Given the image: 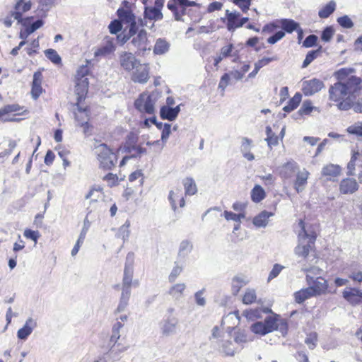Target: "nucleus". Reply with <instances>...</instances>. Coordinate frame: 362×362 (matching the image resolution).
Here are the masks:
<instances>
[{
  "label": "nucleus",
  "instance_id": "obj_1",
  "mask_svg": "<svg viewBox=\"0 0 362 362\" xmlns=\"http://www.w3.org/2000/svg\"><path fill=\"white\" fill-rule=\"evenodd\" d=\"M361 83V78L355 76H351L345 83H335L329 89V100L339 103L337 106L339 110H349L351 107V104L346 100L351 93L360 88Z\"/></svg>",
  "mask_w": 362,
  "mask_h": 362
},
{
  "label": "nucleus",
  "instance_id": "obj_2",
  "mask_svg": "<svg viewBox=\"0 0 362 362\" xmlns=\"http://www.w3.org/2000/svg\"><path fill=\"white\" fill-rule=\"evenodd\" d=\"M251 331L259 335H265L274 330L279 329L283 335L287 333L288 325L284 320L277 315L267 316L264 322H257L250 327Z\"/></svg>",
  "mask_w": 362,
  "mask_h": 362
},
{
  "label": "nucleus",
  "instance_id": "obj_3",
  "mask_svg": "<svg viewBox=\"0 0 362 362\" xmlns=\"http://www.w3.org/2000/svg\"><path fill=\"white\" fill-rule=\"evenodd\" d=\"M209 339L213 348L225 356H233L235 353L238 352L240 347H235L234 343L226 337L224 333L218 326H215L212 329Z\"/></svg>",
  "mask_w": 362,
  "mask_h": 362
},
{
  "label": "nucleus",
  "instance_id": "obj_4",
  "mask_svg": "<svg viewBox=\"0 0 362 362\" xmlns=\"http://www.w3.org/2000/svg\"><path fill=\"white\" fill-rule=\"evenodd\" d=\"M299 226L301 229L298 235V245L294 248V253L296 256L305 259L315 242L317 235L315 232L305 228L302 220L299 221Z\"/></svg>",
  "mask_w": 362,
  "mask_h": 362
},
{
  "label": "nucleus",
  "instance_id": "obj_5",
  "mask_svg": "<svg viewBox=\"0 0 362 362\" xmlns=\"http://www.w3.org/2000/svg\"><path fill=\"white\" fill-rule=\"evenodd\" d=\"M94 153L99 163V167L103 170H112L117 164V156L107 144L95 140Z\"/></svg>",
  "mask_w": 362,
  "mask_h": 362
},
{
  "label": "nucleus",
  "instance_id": "obj_6",
  "mask_svg": "<svg viewBox=\"0 0 362 362\" xmlns=\"http://www.w3.org/2000/svg\"><path fill=\"white\" fill-rule=\"evenodd\" d=\"M160 96L158 91L144 92L135 100L134 107L141 113L154 115L155 105Z\"/></svg>",
  "mask_w": 362,
  "mask_h": 362
},
{
  "label": "nucleus",
  "instance_id": "obj_7",
  "mask_svg": "<svg viewBox=\"0 0 362 362\" xmlns=\"http://www.w3.org/2000/svg\"><path fill=\"white\" fill-rule=\"evenodd\" d=\"M134 254L133 252H129L126 257L122 290H131L134 274Z\"/></svg>",
  "mask_w": 362,
  "mask_h": 362
},
{
  "label": "nucleus",
  "instance_id": "obj_8",
  "mask_svg": "<svg viewBox=\"0 0 362 362\" xmlns=\"http://www.w3.org/2000/svg\"><path fill=\"white\" fill-rule=\"evenodd\" d=\"M325 88L324 82L316 78L301 81V90L305 96H312Z\"/></svg>",
  "mask_w": 362,
  "mask_h": 362
},
{
  "label": "nucleus",
  "instance_id": "obj_9",
  "mask_svg": "<svg viewBox=\"0 0 362 362\" xmlns=\"http://www.w3.org/2000/svg\"><path fill=\"white\" fill-rule=\"evenodd\" d=\"M179 326V320L173 315L165 317L160 322V332L163 336L175 334Z\"/></svg>",
  "mask_w": 362,
  "mask_h": 362
},
{
  "label": "nucleus",
  "instance_id": "obj_10",
  "mask_svg": "<svg viewBox=\"0 0 362 362\" xmlns=\"http://www.w3.org/2000/svg\"><path fill=\"white\" fill-rule=\"evenodd\" d=\"M306 281L314 296L325 293L328 288L327 281L322 277L315 278L310 274H306Z\"/></svg>",
  "mask_w": 362,
  "mask_h": 362
},
{
  "label": "nucleus",
  "instance_id": "obj_11",
  "mask_svg": "<svg viewBox=\"0 0 362 362\" xmlns=\"http://www.w3.org/2000/svg\"><path fill=\"white\" fill-rule=\"evenodd\" d=\"M162 11L155 9L152 6H145L144 12V19L141 20V25L152 28L154 26V22L163 19Z\"/></svg>",
  "mask_w": 362,
  "mask_h": 362
},
{
  "label": "nucleus",
  "instance_id": "obj_12",
  "mask_svg": "<svg viewBox=\"0 0 362 362\" xmlns=\"http://www.w3.org/2000/svg\"><path fill=\"white\" fill-rule=\"evenodd\" d=\"M79 103H76L74 105L76 107L74 110L75 120L78 125L83 128V133L86 134L88 133L89 129V113L88 109L81 107Z\"/></svg>",
  "mask_w": 362,
  "mask_h": 362
},
{
  "label": "nucleus",
  "instance_id": "obj_13",
  "mask_svg": "<svg viewBox=\"0 0 362 362\" xmlns=\"http://www.w3.org/2000/svg\"><path fill=\"white\" fill-rule=\"evenodd\" d=\"M32 2L30 0H18L15 5L14 11H12V16L18 23H21L23 26H26L28 18L23 19V13L30 10Z\"/></svg>",
  "mask_w": 362,
  "mask_h": 362
},
{
  "label": "nucleus",
  "instance_id": "obj_14",
  "mask_svg": "<svg viewBox=\"0 0 362 362\" xmlns=\"http://www.w3.org/2000/svg\"><path fill=\"white\" fill-rule=\"evenodd\" d=\"M226 17L227 18V29L229 31H233L235 28L242 27L249 20L247 17L240 18L239 12H230L229 10L226 11Z\"/></svg>",
  "mask_w": 362,
  "mask_h": 362
},
{
  "label": "nucleus",
  "instance_id": "obj_15",
  "mask_svg": "<svg viewBox=\"0 0 362 362\" xmlns=\"http://www.w3.org/2000/svg\"><path fill=\"white\" fill-rule=\"evenodd\" d=\"M131 43L137 49L139 53L144 52L146 50H151V45L148 40L147 33L144 30H141L136 35H134Z\"/></svg>",
  "mask_w": 362,
  "mask_h": 362
},
{
  "label": "nucleus",
  "instance_id": "obj_16",
  "mask_svg": "<svg viewBox=\"0 0 362 362\" xmlns=\"http://www.w3.org/2000/svg\"><path fill=\"white\" fill-rule=\"evenodd\" d=\"M131 80L134 83L144 84L149 79V68L147 64L139 63L132 70Z\"/></svg>",
  "mask_w": 362,
  "mask_h": 362
},
{
  "label": "nucleus",
  "instance_id": "obj_17",
  "mask_svg": "<svg viewBox=\"0 0 362 362\" xmlns=\"http://www.w3.org/2000/svg\"><path fill=\"white\" fill-rule=\"evenodd\" d=\"M119 62L121 67L127 71H131L139 65L141 62L136 58L134 54L128 52H122L119 55Z\"/></svg>",
  "mask_w": 362,
  "mask_h": 362
},
{
  "label": "nucleus",
  "instance_id": "obj_18",
  "mask_svg": "<svg viewBox=\"0 0 362 362\" xmlns=\"http://www.w3.org/2000/svg\"><path fill=\"white\" fill-rule=\"evenodd\" d=\"M37 326V321L32 317L26 320L23 327L17 332V337L19 339L25 340L31 334L33 330Z\"/></svg>",
  "mask_w": 362,
  "mask_h": 362
},
{
  "label": "nucleus",
  "instance_id": "obj_19",
  "mask_svg": "<svg viewBox=\"0 0 362 362\" xmlns=\"http://www.w3.org/2000/svg\"><path fill=\"white\" fill-rule=\"evenodd\" d=\"M115 50V39H107L105 42L94 51L95 57H105Z\"/></svg>",
  "mask_w": 362,
  "mask_h": 362
},
{
  "label": "nucleus",
  "instance_id": "obj_20",
  "mask_svg": "<svg viewBox=\"0 0 362 362\" xmlns=\"http://www.w3.org/2000/svg\"><path fill=\"white\" fill-rule=\"evenodd\" d=\"M344 298L352 305H357L362 300V292L354 288H346L343 291Z\"/></svg>",
  "mask_w": 362,
  "mask_h": 362
},
{
  "label": "nucleus",
  "instance_id": "obj_21",
  "mask_svg": "<svg viewBox=\"0 0 362 362\" xmlns=\"http://www.w3.org/2000/svg\"><path fill=\"white\" fill-rule=\"evenodd\" d=\"M358 189V182L353 178L343 179L339 185L340 192L343 194H353Z\"/></svg>",
  "mask_w": 362,
  "mask_h": 362
},
{
  "label": "nucleus",
  "instance_id": "obj_22",
  "mask_svg": "<svg viewBox=\"0 0 362 362\" xmlns=\"http://www.w3.org/2000/svg\"><path fill=\"white\" fill-rule=\"evenodd\" d=\"M298 168V165L296 162L293 160L288 161L279 168V175L283 179H290Z\"/></svg>",
  "mask_w": 362,
  "mask_h": 362
},
{
  "label": "nucleus",
  "instance_id": "obj_23",
  "mask_svg": "<svg viewBox=\"0 0 362 362\" xmlns=\"http://www.w3.org/2000/svg\"><path fill=\"white\" fill-rule=\"evenodd\" d=\"M309 175V172L305 169L297 173L296 178L294 182V188L298 193H300L305 189L308 183Z\"/></svg>",
  "mask_w": 362,
  "mask_h": 362
},
{
  "label": "nucleus",
  "instance_id": "obj_24",
  "mask_svg": "<svg viewBox=\"0 0 362 362\" xmlns=\"http://www.w3.org/2000/svg\"><path fill=\"white\" fill-rule=\"evenodd\" d=\"M21 107L18 104L7 105L0 108V120L5 122L14 121L13 117H9V115L13 112H18Z\"/></svg>",
  "mask_w": 362,
  "mask_h": 362
},
{
  "label": "nucleus",
  "instance_id": "obj_25",
  "mask_svg": "<svg viewBox=\"0 0 362 362\" xmlns=\"http://www.w3.org/2000/svg\"><path fill=\"white\" fill-rule=\"evenodd\" d=\"M168 199L173 211L177 209L176 202L178 201L180 207H184L185 205V201L182 197V189L177 188L175 190H171L169 193Z\"/></svg>",
  "mask_w": 362,
  "mask_h": 362
},
{
  "label": "nucleus",
  "instance_id": "obj_26",
  "mask_svg": "<svg viewBox=\"0 0 362 362\" xmlns=\"http://www.w3.org/2000/svg\"><path fill=\"white\" fill-rule=\"evenodd\" d=\"M42 81V74L40 71H37L33 75V81L31 89V95L33 99L37 100L42 93L41 86Z\"/></svg>",
  "mask_w": 362,
  "mask_h": 362
},
{
  "label": "nucleus",
  "instance_id": "obj_27",
  "mask_svg": "<svg viewBox=\"0 0 362 362\" xmlns=\"http://www.w3.org/2000/svg\"><path fill=\"white\" fill-rule=\"evenodd\" d=\"M187 285L185 283H177L170 287L168 294L175 300H179L185 296Z\"/></svg>",
  "mask_w": 362,
  "mask_h": 362
},
{
  "label": "nucleus",
  "instance_id": "obj_28",
  "mask_svg": "<svg viewBox=\"0 0 362 362\" xmlns=\"http://www.w3.org/2000/svg\"><path fill=\"white\" fill-rule=\"evenodd\" d=\"M274 216V213L267 211H262L255 216L252 220V223L258 228H265L269 221V218Z\"/></svg>",
  "mask_w": 362,
  "mask_h": 362
},
{
  "label": "nucleus",
  "instance_id": "obj_29",
  "mask_svg": "<svg viewBox=\"0 0 362 362\" xmlns=\"http://www.w3.org/2000/svg\"><path fill=\"white\" fill-rule=\"evenodd\" d=\"M75 92L78 95L77 103H81L82 100L85 98L86 95L88 93V81L86 79L76 80Z\"/></svg>",
  "mask_w": 362,
  "mask_h": 362
},
{
  "label": "nucleus",
  "instance_id": "obj_30",
  "mask_svg": "<svg viewBox=\"0 0 362 362\" xmlns=\"http://www.w3.org/2000/svg\"><path fill=\"white\" fill-rule=\"evenodd\" d=\"M341 168L339 165L329 164L323 167L322 175L327 177L329 180L339 176L341 173Z\"/></svg>",
  "mask_w": 362,
  "mask_h": 362
},
{
  "label": "nucleus",
  "instance_id": "obj_31",
  "mask_svg": "<svg viewBox=\"0 0 362 362\" xmlns=\"http://www.w3.org/2000/svg\"><path fill=\"white\" fill-rule=\"evenodd\" d=\"M252 140L243 137L241 141L240 151L245 158L247 160H253L255 159L254 155L250 152Z\"/></svg>",
  "mask_w": 362,
  "mask_h": 362
},
{
  "label": "nucleus",
  "instance_id": "obj_32",
  "mask_svg": "<svg viewBox=\"0 0 362 362\" xmlns=\"http://www.w3.org/2000/svg\"><path fill=\"white\" fill-rule=\"evenodd\" d=\"M170 44L165 38H158L156 41L153 53L157 55H162L170 49Z\"/></svg>",
  "mask_w": 362,
  "mask_h": 362
},
{
  "label": "nucleus",
  "instance_id": "obj_33",
  "mask_svg": "<svg viewBox=\"0 0 362 362\" xmlns=\"http://www.w3.org/2000/svg\"><path fill=\"white\" fill-rule=\"evenodd\" d=\"M271 312V310L269 308H255V309H250V310H246L243 312V315L248 320H255L257 319H259L262 317V313H268Z\"/></svg>",
  "mask_w": 362,
  "mask_h": 362
},
{
  "label": "nucleus",
  "instance_id": "obj_34",
  "mask_svg": "<svg viewBox=\"0 0 362 362\" xmlns=\"http://www.w3.org/2000/svg\"><path fill=\"white\" fill-rule=\"evenodd\" d=\"M124 327V324L121 322L117 321L112 326V332L110 337V343L112 344V347H115L120 339V330Z\"/></svg>",
  "mask_w": 362,
  "mask_h": 362
},
{
  "label": "nucleus",
  "instance_id": "obj_35",
  "mask_svg": "<svg viewBox=\"0 0 362 362\" xmlns=\"http://www.w3.org/2000/svg\"><path fill=\"white\" fill-rule=\"evenodd\" d=\"M276 57H264L255 63V69L248 75L249 78H254L259 71V69L266 65L269 64L271 62L276 60Z\"/></svg>",
  "mask_w": 362,
  "mask_h": 362
},
{
  "label": "nucleus",
  "instance_id": "obj_36",
  "mask_svg": "<svg viewBox=\"0 0 362 362\" xmlns=\"http://www.w3.org/2000/svg\"><path fill=\"white\" fill-rule=\"evenodd\" d=\"M355 72V69L351 67L341 68L338 71H335L334 74V77L339 80V82H342L343 81H348L349 78H350L353 73Z\"/></svg>",
  "mask_w": 362,
  "mask_h": 362
},
{
  "label": "nucleus",
  "instance_id": "obj_37",
  "mask_svg": "<svg viewBox=\"0 0 362 362\" xmlns=\"http://www.w3.org/2000/svg\"><path fill=\"white\" fill-rule=\"evenodd\" d=\"M43 25L42 20H37L33 23L30 26H28L24 31H21L19 37L22 40H25L30 34L39 29Z\"/></svg>",
  "mask_w": 362,
  "mask_h": 362
},
{
  "label": "nucleus",
  "instance_id": "obj_38",
  "mask_svg": "<svg viewBox=\"0 0 362 362\" xmlns=\"http://www.w3.org/2000/svg\"><path fill=\"white\" fill-rule=\"evenodd\" d=\"M131 296V290H122V293L117 305L116 312H123L128 305L129 298Z\"/></svg>",
  "mask_w": 362,
  "mask_h": 362
},
{
  "label": "nucleus",
  "instance_id": "obj_39",
  "mask_svg": "<svg viewBox=\"0 0 362 362\" xmlns=\"http://www.w3.org/2000/svg\"><path fill=\"white\" fill-rule=\"evenodd\" d=\"M193 248L192 243L189 240H182L179 247L178 257L180 259H185L192 252Z\"/></svg>",
  "mask_w": 362,
  "mask_h": 362
},
{
  "label": "nucleus",
  "instance_id": "obj_40",
  "mask_svg": "<svg viewBox=\"0 0 362 362\" xmlns=\"http://www.w3.org/2000/svg\"><path fill=\"white\" fill-rule=\"evenodd\" d=\"M302 100V95L296 93L288 101V104L284 107V111L290 112L294 110L299 105Z\"/></svg>",
  "mask_w": 362,
  "mask_h": 362
},
{
  "label": "nucleus",
  "instance_id": "obj_41",
  "mask_svg": "<svg viewBox=\"0 0 362 362\" xmlns=\"http://www.w3.org/2000/svg\"><path fill=\"white\" fill-rule=\"evenodd\" d=\"M280 25L282 29L288 33H291L299 27V24L297 22L287 18L280 20Z\"/></svg>",
  "mask_w": 362,
  "mask_h": 362
},
{
  "label": "nucleus",
  "instance_id": "obj_42",
  "mask_svg": "<svg viewBox=\"0 0 362 362\" xmlns=\"http://www.w3.org/2000/svg\"><path fill=\"white\" fill-rule=\"evenodd\" d=\"M336 9V3L332 0L324 6L319 11L318 16L321 18H328Z\"/></svg>",
  "mask_w": 362,
  "mask_h": 362
},
{
  "label": "nucleus",
  "instance_id": "obj_43",
  "mask_svg": "<svg viewBox=\"0 0 362 362\" xmlns=\"http://www.w3.org/2000/svg\"><path fill=\"white\" fill-rule=\"evenodd\" d=\"M312 296H315L309 286L295 293V300L298 303H301Z\"/></svg>",
  "mask_w": 362,
  "mask_h": 362
},
{
  "label": "nucleus",
  "instance_id": "obj_44",
  "mask_svg": "<svg viewBox=\"0 0 362 362\" xmlns=\"http://www.w3.org/2000/svg\"><path fill=\"white\" fill-rule=\"evenodd\" d=\"M182 183L185 187V194L194 195L197 193V185L194 180L192 178L187 177L183 180Z\"/></svg>",
  "mask_w": 362,
  "mask_h": 362
},
{
  "label": "nucleus",
  "instance_id": "obj_45",
  "mask_svg": "<svg viewBox=\"0 0 362 362\" xmlns=\"http://www.w3.org/2000/svg\"><path fill=\"white\" fill-rule=\"evenodd\" d=\"M247 284V281L243 276H236L232 279V293L237 295L240 288Z\"/></svg>",
  "mask_w": 362,
  "mask_h": 362
},
{
  "label": "nucleus",
  "instance_id": "obj_46",
  "mask_svg": "<svg viewBox=\"0 0 362 362\" xmlns=\"http://www.w3.org/2000/svg\"><path fill=\"white\" fill-rule=\"evenodd\" d=\"M265 197V192L260 185H255L251 192V199L255 202L258 203L263 200Z\"/></svg>",
  "mask_w": 362,
  "mask_h": 362
},
{
  "label": "nucleus",
  "instance_id": "obj_47",
  "mask_svg": "<svg viewBox=\"0 0 362 362\" xmlns=\"http://www.w3.org/2000/svg\"><path fill=\"white\" fill-rule=\"evenodd\" d=\"M247 341V337L246 334L240 330H238L234 333V344L235 347H240L238 351L243 348V344Z\"/></svg>",
  "mask_w": 362,
  "mask_h": 362
},
{
  "label": "nucleus",
  "instance_id": "obj_48",
  "mask_svg": "<svg viewBox=\"0 0 362 362\" xmlns=\"http://www.w3.org/2000/svg\"><path fill=\"white\" fill-rule=\"evenodd\" d=\"M160 116L163 119L174 121L177 117L172 107L162 106L160 110Z\"/></svg>",
  "mask_w": 362,
  "mask_h": 362
},
{
  "label": "nucleus",
  "instance_id": "obj_49",
  "mask_svg": "<svg viewBox=\"0 0 362 362\" xmlns=\"http://www.w3.org/2000/svg\"><path fill=\"white\" fill-rule=\"evenodd\" d=\"M117 15L121 21L128 23H134V16L131 11L119 8L117 10Z\"/></svg>",
  "mask_w": 362,
  "mask_h": 362
},
{
  "label": "nucleus",
  "instance_id": "obj_50",
  "mask_svg": "<svg viewBox=\"0 0 362 362\" xmlns=\"http://www.w3.org/2000/svg\"><path fill=\"white\" fill-rule=\"evenodd\" d=\"M130 221L127 220L124 223L119 227L117 233V237L121 238L124 242L127 241L129 237Z\"/></svg>",
  "mask_w": 362,
  "mask_h": 362
},
{
  "label": "nucleus",
  "instance_id": "obj_51",
  "mask_svg": "<svg viewBox=\"0 0 362 362\" xmlns=\"http://www.w3.org/2000/svg\"><path fill=\"white\" fill-rule=\"evenodd\" d=\"M183 269L182 264H180L179 262H175L174 267L168 276L169 282H174L177 278L180 275Z\"/></svg>",
  "mask_w": 362,
  "mask_h": 362
},
{
  "label": "nucleus",
  "instance_id": "obj_52",
  "mask_svg": "<svg viewBox=\"0 0 362 362\" xmlns=\"http://www.w3.org/2000/svg\"><path fill=\"white\" fill-rule=\"evenodd\" d=\"M103 194L100 187H92L85 196L86 199H90V202H97Z\"/></svg>",
  "mask_w": 362,
  "mask_h": 362
},
{
  "label": "nucleus",
  "instance_id": "obj_53",
  "mask_svg": "<svg viewBox=\"0 0 362 362\" xmlns=\"http://www.w3.org/2000/svg\"><path fill=\"white\" fill-rule=\"evenodd\" d=\"M346 132L357 137H362V122H357L347 127Z\"/></svg>",
  "mask_w": 362,
  "mask_h": 362
},
{
  "label": "nucleus",
  "instance_id": "obj_54",
  "mask_svg": "<svg viewBox=\"0 0 362 362\" xmlns=\"http://www.w3.org/2000/svg\"><path fill=\"white\" fill-rule=\"evenodd\" d=\"M320 51L321 47L316 50L308 52L305 56V59L303 62L302 68H306L314 59H315L319 56Z\"/></svg>",
  "mask_w": 362,
  "mask_h": 362
},
{
  "label": "nucleus",
  "instance_id": "obj_55",
  "mask_svg": "<svg viewBox=\"0 0 362 362\" xmlns=\"http://www.w3.org/2000/svg\"><path fill=\"white\" fill-rule=\"evenodd\" d=\"M313 110H317V107L313 106L312 102L310 100H307L303 101L302 106L299 109L298 113L300 115H310Z\"/></svg>",
  "mask_w": 362,
  "mask_h": 362
},
{
  "label": "nucleus",
  "instance_id": "obj_56",
  "mask_svg": "<svg viewBox=\"0 0 362 362\" xmlns=\"http://www.w3.org/2000/svg\"><path fill=\"white\" fill-rule=\"evenodd\" d=\"M257 296L254 289L247 288L243 297V302L245 304H251L256 300Z\"/></svg>",
  "mask_w": 362,
  "mask_h": 362
},
{
  "label": "nucleus",
  "instance_id": "obj_57",
  "mask_svg": "<svg viewBox=\"0 0 362 362\" xmlns=\"http://www.w3.org/2000/svg\"><path fill=\"white\" fill-rule=\"evenodd\" d=\"M45 54L47 59L55 64H59L62 62L60 56L58 54L57 51L53 49H48L45 50Z\"/></svg>",
  "mask_w": 362,
  "mask_h": 362
},
{
  "label": "nucleus",
  "instance_id": "obj_58",
  "mask_svg": "<svg viewBox=\"0 0 362 362\" xmlns=\"http://www.w3.org/2000/svg\"><path fill=\"white\" fill-rule=\"evenodd\" d=\"M98 359L100 362H116L119 360V357L110 349L108 352L103 354Z\"/></svg>",
  "mask_w": 362,
  "mask_h": 362
},
{
  "label": "nucleus",
  "instance_id": "obj_59",
  "mask_svg": "<svg viewBox=\"0 0 362 362\" xmlns=\"http://www.w3.org/2000/svg\"><path fill=\"white\" fill-rule=\"evenodd\" d=\"M205 288H202L194 293V300L196 304L200 307H204L206 304V300L204 296Z\"/></svg>",
  "mask_w": 362,
  "mask_h": 362
},
{
  "label": "nucleus",
  "instance_id": "obj_60",
  "mask_svg": "<svg viewBox=\"0 0 362 362\" xmlns=\"http://www.w3.org/2000/svg\"><path fill=\"white\" fill-rule=\"evenodd\" d=\"M88 73L89 67L88 66V65H82L79 66L76 71V80L82 81V79H86L87 81H88V78L86 77Z\"/></svg>",
  "mask_w": 362,
  "mask_h": 362
},
{
  "label": "nucleus",
  "instance_id": "obj_61",
  "mask_svg": "<svg viewBox=\"0 0 362 362\" xmlns=\"http://www.w3.org/2000/svg\"><path fill=\"white\" fill-rule=\"evenodd\" d=\"M317 341V334L316 332H311L307 335L305 343L308 346L309 349H313Z\"/></svg>",
  "mask_w": 362,
  "mask_h": 362
},
{
  "label": "nucleus",
  "instance_id": "obj_62",
  "mask_svg": "<svg viewBox=\"0 0 362 362\" xmlns=\"http://www.w3.org/2000/svg\"><path fill=\"white\" fill-rule=\"evenodd\" d=\"M337 23L344 28H351L354 23L348 16H344L337 18Z\"/></svg>",
  "mask_w": 362,
  "mask_h": 362
},
{
  "label": "nucleus",
  "instance_id": "obj_63",
  "mask_svg": "<svg viewBox=\"0 0 362 362\" xmlns=\"http://www.w3.org/2000/svg\"><path fill=\"white\" fill-rule=\"evenodd\" d=\"M252 0H233L235 5L238 6L244 13L247 12L250 8Z\"/></svg>",
  "mask_w": 362,
  "mask_h": 362
},
{
  "label": "nucleus",
  "instance_id": "obj_64",
  "mask_svg": "<svg viewBox=\"0 0 362 362\" xmlns=\"http://www.w3.org/2000/svg\"><path fill=\"white\" fill-rule=\"evenodd\" d=\"M334 30L331 26H328L324 29L322 33L321 39L325 42H329L333 37Z\"/></svg>",
  "mask_w": 362,
  "mask_h": 362
}]
</instances>
